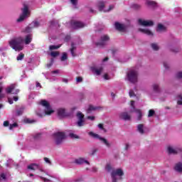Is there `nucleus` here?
Instances as JSON below:
<instances>
[{
  "mask_svg": "<svg viewBox=\"0 0 182 182\" xmlns=\"http://www.w3.org/2000/svg\"><path fill=\"white\" fill-rule=\"evenodd\" d=\"M23 43V38H22V37L16 38L9 42L11 48L16 50V52H21V50H23V46H22Z\"/></svg>",
  "mask_w": 182,
  "mask_h": 182,
  "instance_id": "f257e3e1",
  "label": "nucleus"
},
{
  "mask_svg": "<svg viewBox=\"0 0 182 182\" xmlns=\"http://www.w3.org/2000/svg\"><path fill=\"white\" fill-rule=\"evenodd\" d=\"M55 143L57 146H59V144H62L63 142V140H65V137H66V135L65 134V132H56L53 134Z\"/></svg>",
  "mask_w": 182,
  "mask_h": 182,
  "instance_id": "f03ea898",
  "label": "nucleus"
},
{
  "mask_svg": "<svg viewBox=\"0 0 182 182\" xmlns=\"http://www.w3.org/2000/svg\"><path fill=\"white\" fill-rule=\"evenodd\" d=\"M21 11L22 14L17 19V22H23V21H25L26 18L31 16V13H29V7H28V6L24 5V7L21 9Z\"/></svg>",
  "mask_w": 182,
  "mask_h": 182,
  "instance_id": "7ed1b4c3",
  "label": "nucleus"
},
{
  "mask_svg": "<svg viewBox=\"0 0 182 182\" xmlns=\"http://www.w3.org/2000/svg\"><path fill=\"white\" fill-rule=\"evenodd\" d=\"M139 73L134 70H131L127 73V78L131 83H137Z\"/></svg>",
  "mask_w": 182,
  "mask_h": 182,
  "instance_id": "20e7f679",
  "label": "nucleus"
},
{
  "mask_svg": "<svg viewBox=\"0 0 182 182\" xmlns=\"http://www.w3.org/2000/svg\"><path fill=\"white\" fill-rule=\"evenodd\" d=\"M110 41V37L107 35L102 36L100 38V41L95 43L96 46H99L100 48H103V46H106L107 42Z\"/></svg>",
  "mask_w": 182,
  "mask_h": 182,
  "instance_id": "39448f33",
  "label": "nucleus"
},
{
  "mask_svg": "<svg viewBox=\"0 0 182 182\" xmlns=\"http://www.w3.org/2000/svg\"><path fill=\"white\" fill-rule=\"evenodd\" d=\"M88 134L91 137H93V139H99V140L102 141V143H104L105 144V146H107V147H110V143H109V141H107V139H105L103 137H100L99 136V134H95L93 132H90L88 133Z\"/></svg>",
  "mask_w": 182,
  "mask_h": 182,
  "instance_id": "423d86ee",
  "label": "nucleus"
},
{
  "mask_svg": "<svg viewBox=\"0 0 182 182\" xmlns=\"http://www.w3.org/2000/svg\"><path fill=\"white\" fill-rule=\"evenodd\" d=\"M16 87V85L11 84L9 87L6 88V93L8 95H18L19 93L20 90L19 89H15Z\"/></svg>",
  "mask_w": 182,
  "mask_h": 182,
  "instance_id": "0eeeda50",
  "label": "nucleus"
},
{
  "mask_svg": "<svg viewBox=\"0 0 182 182\" xmlns=\"http://www.w3.org/2000/svg\"><path fill=\"white\" fill-rule=\"evenodd\" d=\"M41 105L46 107V114H52V113H53V110L50 109V104H49L48 101H46V100H42L41 101Z\"/></svg>",
  "mask_w": 182,
  "mask_h": 182,
  "instance_id": "6e6552de",
  "label": "nucleus"
},
{
  "mask_svg": "<svg viewBox=\"0 0 182 182\" xmlns=\"http://www.w3.org/2000/svg\"><path fill=\"white\" fill-rule=\"evenodd\" d=\"M77 117L78 119V121L77 122V126H78V127H82V126H85V114H83L80 112H78L77 113Z\"/></svg>",
  "mask_w": 182,
  "mask_h": 182,
  "instance_id": "1a4fd4ad",
  "label": "nucleus"
},
{
  "mask_svg": "<svg viewBox=\"0 0 182 182\" xmlns=\"http://www.w3.org/2000/svg\"><path fill=\"white\" fill-rule=\"evenodd\" d=\"M116 176H119V177H122V176H124V173L123 172V170H122V168H117L116 170H113L111 172L112 178L114 180H117V178H116Z\"/></svg>",
  "mask_w": 182,
  "mask_h": 182,
  "instance_id": "9d476101",
  "label": "nucleus"
},
{
  "mask_svg": "<svg viewBox=\"0 0 182 182\" xmlns=\"http://www.w3.org/2000/svg\"><path fill=\"white\" fill-rule=\"evenodd\" d=\"M138 22L139 25H141L142 26H153V25H154V22H153V21H146L141 18H139Z\"/></svg>",
  "mask_w": 182,
  "mask_h": 182,
  "instance_id": "9b49d317",
  "label": "nucleus"
},
{
  "mask_svg": "<svg viewBox=\"0 0 182 182\" xmlns=\"http://www.w3.org/2000/svg\"><path fill=\"white\" fill-rule=\"evenodd\" d=\"M71 26L74 29H79V28H85V23L80 22V21H71Z\"/></svg>",
  "mask_w": 182,
  "mask_h": 182,
  "instance_id": "f8f14e48",
  "label": "nucleus"
},
{
  "mask_svg": "<svg viewBox=\"0 0 182 182\" xmlns=\"http://www.w3.org/2000/svg\"><path fill=\"white\" fill-rule=\"evenodd\" d=\"M114 26L115 29H117V31H119V32H124V31H126V27L119 22H115Z\"/></svg>",
  "mask_w": 182,
  "mask_h": 182,
  "instance_id": "ddd939ff",
  "label": "nucleus"
},
{
  "mask_svg": "<svg viewBox=\"0 0 182 182\" xmlns=\"http://www.w3.org/2000/svg\"><path fill=\"white\" fill-rule=\"evenodd\" d=\"M119 118L122 119V120L127 121L131 120L132 117L127 112H122L119 114Z\"/></svg>",
  "mask_w": 182,
  "mask_h": 182,
  "instance_id": "4468645a",
  "label": "nucleus"
},
{
  "mask_svg": "<svg viewBox=\"0 0 182 182\" xmlns=\"http://www.w3.org/2000/svg\"><path fill=\"white\" fill-rule=\"evenodd\" d=\"M74 163L75 164H78V165H80V164H84V163H85L86 164H90V163H89V161H86L84 158H78V159H76L75 161H74Z\"/></svg>",
  "mask_w": 182,
  "mask_h": 182,
  "instance_id": "2eb2a0df",
  "label": "nucleus"
},
{
  "mask_svg": "<svg viewBox=\"0 0 182 182\" xmlns=\"http://www.w3.org/2000/svg\"><path fill=\"white\" fill-rule=\"evenodd\" d=\"M27 168H28V170H38L39 168L40 171H43V170H42V168H39V165H38L36 164H31L28 165L27 166Z\"/></svg>",
  "mask_w": 182,
  "mask_h": 182,
  "instance_id": "dca6fc26",
  "label": "nucleus"
},
{
  "mask_svg": "<svg viewBox=\"0 0 182 182\" xmlns=\"http://www.w3.org/2000/svg\"><path fill=\"white\" fill-rule=\"evenodd\" d=\"M173 170H175V171H176L177 173H182V163L178 162L177 164H176L173 167Z\"/></svg>",
  "mask_w": 182,
  "mask_h": 182,
  "instance_id": "f3484780",
  "label": "nucleus"
},
{
  "mask_svg": "<svg viewBox=\"0 0 182 182\" xmlns=\"http://www.w3.org/2000/svg\"><path fill=\"white\" fill-rule=\"evenodd\" d=\"M92 71L95 73L97 76L100 75L102 74V72H103V67H100V68H96L95 67H92Z\"/></svg>",
  "mask_w": 182,
  "mask_h": 182,
  "instance_id": "a211bd4d",
  "label": "nucleus"
},
{
  "mask_svg": "<svg viewBox=\"0 0 182 182\" xmlns=\"http://www.w3.org/2000/svg\"><path fill=\"white\" fill-rule=\"evenodd\" d=\"M58 114L59 117H66V116H68V114H66V110L63 108L58 109Z\"/></svg>",
  "mask_w": 182,
  "mask_h": 182,
  "instance_id": "6ab92c4d",
  "label": "nucleus"
},
{
  "mask_svg": "<svg viewBox=\"0 0 182 182\" xmlns=\"http://www.w3.org/2000/svg\"><path fill=\"white\" fill-rule=\"evenodd\" d=\"M32 34H28L26 36L25 39H24V43L25 45H29L31 42H32Z\"/></svg>",
  "mask_w": 182,
  "mask_h": 182,
  "instance_id": "aec40b11",
  "label": "nucleus"
},
{
  "mask_svg": "<svg viewBox=\"0 0 182 182\" xmlns=\"http://www.w3.org/2000/svg\"><path fill=\"white\" fill-rule=\"evenodd\" d=\"M139 32H142V33H145L146 35H148L149 36H153V32H151L149 29L139 28Z\"/></svg>",
  "mask_w": 182,
  "mask_h": 182,
  "instance_id": "412c9836",
  "label": "nucleus"
},
{
  "mask_svg": "<svg viewBox=\"0 0 182 182\" xmlns=\"http://www.w3.org/2000/svg\"><path fill=\"white\" fill-rule=\"evenodd\" d=\"M70 53L73 58L76 56V53H75V50H76V46H75V43H71V48H70Z\"/></svg>",
  "mask_w": 182,
  "mask_h": 182,
  "instance_id": "4be33fe9",
  "label": "nucleus"
},
{
  "mask_svg": "<svg viewBox=\"0 0 182 182\" xmlns=\"http://www.w3.org/2000/svg\"><path fill=\"white\" fill-rule=\"evenodd\" d=\"M30 26H31V28H39V26H41V23H39V21H33L31 24Z\"/></svg>",
  "mask_w": 182,
  "mask_h": 182,
  "instance_id": "5701e85b",
  "label": "nucleus"
},
{
  "mask_svg": "<svg viewBox=\"0 0 182 182\" xmlns=\"http://www.w3.org/2000/svg\"><path fill=\"white\" fill-rule=\"evenodd\" d=\"M143 127H144V125L142 124H139L137 127V130L141 134H144V129H143Z\"/></svg>",
  "mask_w": 182,
  "mask_h": 182,
  "instance_id": "b1692460",
  "label": "nucleus"
},
{
  "mask_svg": "<svg viewBox=\"0 0 182 182\" xmlns=\"http://www.w3.org/2000/svg\"><path fill=\"white\" fill-rule=\"evenodd\" d=\"M97 6H98L99 11L100 12H102V11H103V9H105V1L98 2Z\"/></svg>",
  "mask_w": 182,
  "mask_h": 182,
  "instance_id": "393cba45",
  "label": "nucleus"
},
{
  "mask_svg": "<svg viewBox=\"0 0 182 182\" xmlns=\"http://www.w3.org/2000/svg\"><path fill=\"white\" fill-rule=\"evenodd\" d=\"M157 32H161V31H166V26H163V24L161 23H159L158 24V27H157V29H156Z\"/></svg>",
  "mask_w": 182,
  "mask_h": 182,
  "instance_id": "a878e982",
  "label": "nucleus"
},
{
  "mask_svg": "<svg viewBox=\"0 0 182 182\" xmlns=\"http://www.w3.org/2000/svg\"><path fill=\"white\" fill-rule=\"evenodd\" d=\"M168 152L169 154H177V151L171 146L168 147Z\"/></svg>",
  "mask_w": 182,
  "mask_h": 182,
  "instance_id": "bb28decb",
  "label": "nucleus"
},
{
  "mask_svg": "<svg viewBox=\"0 0 182 182\" xmlns=\"http://www.w3.org/2000/svg\"><path fill=\"white\" fill-rule=\"evenodd\" d=\"M146 5H148L149 6H156V3L154 1L147 0Z\"/></svg>",
  "mask_w": 182,
  "mask_h": 182,
  "instance_id": "cd10ccee",
  "label": "nucleus"
},
{
  "mask_svg": "<svg viewBox=\"0 0 182 182\" xmlns=\"http://www.w3.org/2000/svg\"><path fill=\"white\" fill-rule=\"evenodd\" d=\"M151 46L153 50H159V45H157V43H151Z\"/></svg>",
  "mask_w": 182,
  "mask_h": 182,
  "instance_id": "c85d7f7f",
  "label": "nucleus"
},
{
  "mask_svg": "<svg viewBox=\"0 0 182 182\" xmlns=\"http://www.w3.org/2000/svg\"><path fill=\"white\" fill-rule=\"evenodd\" d=\"M135 112L138 114L137 120H141V117L143 116V114H141V111L140 109H136Z\"/></svg>",
  "mask_w": 182,
  "mask_h": 182,
  "instance_id": "c756f323",
  "label": "nucleus"
},
{
  "mask_svg": "<svg viewBox=\"0 0 182 182\" xmlns=\"http://www.w3.org/2000/svg\"><path fill=\"white\" fill-rule=\"evenodd\" d=\"M60 60L61 62H65V60H68V53H63Z\"/></svg>",
  "mask_w": 182,
  "mask_h": 182,
  "instance_id": "7c9ffc66",
  "label": "nucleus"
},
{
  "mask_svg": "<svg viewBox=\"0 0 182 182\" xmlns=\"http://www.w3.org/2000/svg\"><path fill=\"white\" fill-rule=\"evenodd\" d=\"M105 169L107 170V171H108V173H110V171H113V168L112 167V165L109 164L106 165Z\"/></svg>",
  "mask_w": 182,
  "mask_h": 182,
  "instance_id": "2f4dec72",
  "label": "nucleus"
},
{
  "mask_svg": "<svg viewBox=\"0 0 182 182\" xmlns=\"http://www.w3.org/2000/svg\"><path fill=\"white\" fill-rule=\"evenodd\" d=\"M60 45H59V46H49V49H50V50H56V49H59V48H60Z\"/></svg>",
  "mask_w": 182,
  "mask_h": 182,
  "instance_id": "473e14b6",
  "label": "nucleus"
},
{
  "mask_svg": "<svg viewBox=\"0 0 182 182\" xmlns=\"http://www.w3.org/2000/svg\"><path fill=\"white\" fill-rule=\"evenodd\" d=\"M153 89L156 93H159V92H160V88L159 87V85L157 84H154L153 85Z\"/></svg>",
  "mask_w": 182,
  "mask_h": 182,
  "instance_id": "72a5a7b5",
  "label": "nucleus"
},
{
  "mask_svg": "<svg viewBox=\"0 0 182 182\" xmlns=\"http://www.w3.org/2000/svg\"><path fill=\"white\" fill-rule=\"evenodd\" d=\"M24 58H25V54L21 53L20 54H18L16 59L17 60H22Z\"/></svg>",
  "mask_w": 182,
  "mask_h": 182,
  "instance_id": "f704fd0d",
  "label": "nucleus"
},
{
  "mask_svg": "<svg viewBox=\"0 0 182 182\" xmlns=\"http://www.w3.org/2000/svg\"><path fill=\"white\" fill-rule=\"evenodd\" d=\"M32 29H33V28L31 27V26L30 24L29 26L26 27L25 29L26 33H31V32H32Z\"/></svg>",
  "mask_w": 182,
  "mask_h": 182,
  "instance_id": "c9c22d12",
  "label": "nucleus"
},
{
  "mask_svg": "<svg viewBox=\"0 0 182 182\" xmlns=\"http://www.w3.org/2000/svg\"><path fill=\"white\" fill-rule=\"evenodd\" d=\"M155 113H156V112L154 111V109H149L148 117H153V116H154Z\"/></svg>",
  "mask_w": 182,
  "mask_h": 182,
  "instance_id": "e433bc0d",
  "label": "nucleus"
},
{
  "mask_svg": "<svg viewBox=\"0 0 182 182\" xmlns=\"http://www.w3.org/2000/svg\"><path fill=\"white\" fill-rule=\"evenodd\" d=\"M50 56L53 58H56V56H59V52L58 51H52L50 53Z\"/></svg>",
  "mask_w": 182,
  "mask_h": 182,
  "instance_id": "4c0bfd02",
  "label": "nucleus"
},
{
  "mask_svg": "<svg viewBox=\"0 0 182 182\" xmlns=\"http://www.w3.org/2000/svg\"><path fill=\"white\" fill-rule=\"evenodd\" d=\"M69 136L71 138V139H79V136L73 134V133H70L69 134Z\"/></svg>",
  "mask_w": 182,
  "mask_h": 182,
  "instance_id": "58836bf2",
  "label": "nucleus"
},
{
  "mask_svg": "<svg viewBox=\"0 0 182 182\" xmlns=\"http://www.w3.org/2000/svg\"><path fill=\"white\" fill-rule=\"evenodd\" d=\"M26 123H28L29 124H31L32 123H35V120L31 119H25Z\"/></svg>",
  "mask_w": 182,
  "mask_h": 182,
  "instance_id": "ea45409f",
  "label": "nucleus"
},
{
  "mask_svg": "<svg viewBox=\"0 0 182 182\" xmlns=\"http://www.w3.org/2000/svg\"><path fill=\"white\" fill-rule=\"evenodd\" d=\"M14 127H18V124L16 122L9 125V130H12Z\"/></svg>",
  "mask_w": 182,
  "mask_h": 182,
  "instance_id": "a19ab883",
  "label": "nucleus"
},
{
  "mask_svg": "<svg viewBox=\"0 0 182 182\" xmlns=\"http://www.w3.org/2000/svg\"><path fill=\"white\" fill-rule=\"evenodd\" d=\"M96 107H93L92 105H90L87 109V112H92V110H96Z\"/></svg>",
  "mask_w": 182,
  "mask_h": 182,
  "instance_id": "79ce46f5",
  "label": "nucleus"
},
{
  "mask_svg": "<svg viewBox=\"0 0 182 182\" xmlns=\"http://www.w3.org/2000/svg\"><path fill=\"white\" fill-rule=\"evenodd\" d=\"M129 95L130 97H133V96H136V95L134 94V91H133V90H129Z\"/></svg>",
  "mask_w": 182,
  "mask_h": 182,
  "instance_id": "37998d69",
  "label": "nucleus"
},
{
  "mask_svg": "<svg viewBox=\"0 0 182 182\" xmlns=\"http://www.w3.org/2000/svg\"><path fill=\"white\" fill-rule=\"evenodd\" d=\"M83 81V78L82 77H76V82L77 83H80V82H82Z\"/></svg>",
  "mask_w": 182,
  "mask_h": 182,
  "instance_id": "c03bdc74",
  "label": "nucleus"
},
{
  "mask_svg": "<svg viewBox=\"0 0 182 182\" xmlns=\"http://www.w3.org/2000/svg\"><path fill=\"white\" fill-rule=\"evenodd\" d=\"M114 9V6L110 5L108 10L104 11V12H110V11H112V9Z\"/></svg>",
  "mask_w": 182,
  "mask_h": 182,
  "instance_id": "a18cd8bd",
  "label": "nucleus"
},
{
  "mask_svg": "<svg viewBox=\"0 0 182 182\" xmlns=\"http://www.w3.org/2000/svg\"><path fill=\"white\" fill-rule=\"evenodd\" d=\"M176 77L178 79H182V72H179L176 74Z\"/></svg>",
  "mask_w": 182,
  "mask_h": 182,
  "instance_id": "49530a36",
  "label": "nucleus"
},
{
  "mask_svg": "<svg viewBox=\"0 0 182 182\" xmlns=\"http://www.w3.org/2000/svg\"><path fill=\"white\" fill-rule=\"evenodd\" d=\"M3 125L4 127H8L9 126V121H4Z\"/></svg>",
  "mask_w": 182,
  "mask_h": 182,
  "instance_id": "de8ad7c7",
  "label": "nucleus"
},
{
  "mask_svg": "<svg viewBox=\"0 0 182 182\" xmlns=\"http://www.w3.org/2000/svg\"><path fill=\"white\" fill-rule=\"evenodd\" d=\"M44 161H46V163H48V164H52V162H50V160H49V158H44Z\"/></svg>",
  "mask_w": 182,
  "mask_h": 182,
  "instance_id": "09e8293b",
  "label": "nucleus"
},
{
  "mask_svg": "<svg viewBox=\"0 0 182 182\" xmlns=\"http://www.w3.org/2000/svg\"><path fill=\"white\" fill-rule=\"evenodd\" d=\"M97 153V149H93L91 152V156H95V154Z\"/></svg>",
  "mask_w": 182,
  "mask_h": 182,
  "instance_id": "8fccbe9b",
  "label": "nucleus"
},
{
  "mask_svg": "<svg viewBox=\"0 0 182 182\" xmlns=\"http://www.w3.org/2000/svg\"><path fill=\"white\" fill-rule=\"evenodd\" d=\"M133 9H140V5H139V4H134L133 5Z\"/></svg>",
  "mask_w": 182,
  "mask_h": 182,
  "instance_id": "3c124183",
  "label": "nucleus"
},
{
  "mask_svg": "<svg viewBox=\"0 0 182 182\" xmlns=\"http://www.w3.org/2000/svg\"><path fill=\"white\" fill-rule=\"evenodd\" d=\"M70 2L75 6L77 5V0H70Z\"/></svg>",
  "mask_w": 182,
  "mask_h": 182,
  "instance_id": "603ef678",
  "label": "nucleus"
},
{
  "mask_svg": "<svg viewBox=\"0 0 182 182\" xmlns=\"http://www.w3.org/2000/svg\"><path fill=\"white\" fill-rule=\"evenodd\" d=\"M23 113V111H22V110H18L16 112L17 116H21Z\"/></svg>",
  "mask_w": 182,
  "mask_h": 182,
  "instance_id": "864d4df0",
  "label": "nucleus"
},
{
  "mask_svg": "<svg viewBox=\"0 0 182 182\" xmlns=\"http://www.w3.org/2000/svg\"><path fill=\"white\" fill-rule=\"evenodd\" d=\"M3 178V180H6V175H5V173H1L0 176V178Z\"/></svg>",
  "mask_w": 182,
  "mask_h": 182,
  "instance_id": "5fc2aeb1",
  "label": "nucleus"
},
{
  "mask_svg": "<svg viewBox=\"0 0 182 182\" xmlns=\"http://www.w3.org/2000/svg\"><path fill=\"white\" fill-rule=\"evenodd\" d=\"M179 98L181 100H178L177 104L179 105H182V97L179 96Z\"/></svg>",
  "mask_w": 182,
  "mask_h": 182,
  "instance_id": "6e6d98bb",
  "label": "nucleus"
},
{
  "mask_svg": "<svg viewBox=\"0 0 182 182\" xmlns=\"http://www.w3.org/2000/svg\"><path fill=\"white\" fill-rule=\"evenodd\" d=\"M98 127H99V129H100L101 130H105V127H103V124H98Z\"/></svg>",
  "mask_w": 182,
  "mask_h": 182,
  "instance_id": "4d7b16f0",
  "label": "nucleus"
},
{
  "mask_svg": "<svg viewBox=\"0 0 182 182\" xmlns=\"http://www.w3.org/2000/svg\"><path fill=\"white\" fill-rule=\"evenodd\" d=\"M8 102H9V105L14 104V100H12V98H11V97L8 98Z\"/></svg>",
  "mask_w": 182,
  "mask_h": 182,
  "instance_id": "13d9d810",
  "label": "nucleus"
},
{
  "mask_svg": "<svg viewBox=\"0 0 182 182\" xmlns=\"http://www.w3.org/2000/svg\"><path fill=\"white\" fill-rule=\"evenodd\" d=\"M4 87H2V82H0V99H1V93H2Z\"/></svg>",
  "mask_w": 182,
  "mask_h": 182,
  "instance_id": "bf43d9fd",
  "label": "nucleus"
},
{
  "mask_svg": "<svg viewBox=\"0 0 182 182\" xmlns=\"http://www.w3.org/2000/svg\"><path fill=\"white\" fill-rule=\"evenodd\" d=\"M87 119H88V120H92V121H93V120H95V117H93V116H88V117H87Z\"/></svg>",
  "mask_w": 182,
  "mask_h": 182,
  "instance_id": "052dcab7",
  "label": "nucleus"
},
{
  "mask_svg": "<svg viewBox=\"0 0 182 182\" xmlns=\"http://www.w3.org/2000/svg\"><path fill=\"white\" fill-rule=\"evenodd\" d=\"M129 147H130V144H126L125 147H124V150H126V151L129 150Z\"/></svg>",
  "mask_w": 182,
  "mask_h": 182,
  "instance_id": "680f3d73",
  "label": "nucleus"
},
{
  "mask_svg": "<svg viewBox=\"0 0 182 182\" xmlns=\"http://www.w3.org/2000/svg\"><path fill=\"white\" fill-rule=\"evenodd\" d=\"M40 178H41V180L44 181V182H46V181H50L49 179L46 178H43L42 176H40Z\"/></svg>",
  "mask_w": 182,
  "mask_h": 182,
  "instance_id": "e2e57ef3",
  "label": "nucleus"
},
{
  "mask_svg": "<svg viewBox=\"0 0 182 182\" xmlns=\"http://www.w3.org/2000/svg\"><path fill=\"white\" fill-rule=\"evenodd\" d=\"M41 134H37L34 136V139H41Z\"/></svg>",
  "mask_w": 182,
  "mask_h": 182,
  "instance_id": "0e129e2a",
  "label": "nucleus"
},
{
  "mask_svg": "<svg viewBox=\"0 0 182 182\" xmlns=\"http://www.w3.org/2000/svg\"><path fill=\"white\" fill-rule=\"evenodd\" d=\"M164 66L165 69H168V64L167 63L164 62Z\"/></svg>",
  "mask_w": 182,
  "mask_h": 182,
  "instance_id": "69168bd1",
  "label": "nucleus"
},
{
  "mask_svg": "<svg viewBox=\"0 0 182 182\" xmlns=\"http://www.w3.org/2000/svg\"><path fill=\"white\" fill-rule=\"evenodd\" d=\"M13 99H14V102H18L19 97L18 96H15L13 97Z\"/></svg>",
  "mask_w": 182,
  "mask_h": 182,
  "instance_id": "338daca9",
  "label": "nucleus"
},
{
  "mask_svg": "<svg viewBox=\"0 0 182 182\" xmlns=\"http://www.w3.org/2000/svg\"><path fill=\"white\" fill-rule=\"evenodd\" d=\"M131 106L132 107H133V109H134V101L133 100L131 101Z\"/></svg>",
  "mask_w": 182,
  "mask_h": 182,
  "instance_id": "774afa93",
  "label": "nucleus"
}]
</instances>
